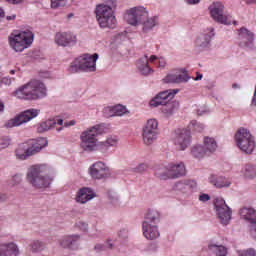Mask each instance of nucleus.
<instances>
[{"mask_svg":"<svg viewBox=\"0 0 256 256\" xmlns=\"http://www.w3.org/2000/svg\"><path fill=\"white\" fill-rule=\"evenodd\" d=\"M155 61H159V58L156 55H145L140 58L136 63L138 73H140V75H143L144 77H149V75H153L155 73V70H153V68L149 66V64L155 63Z\"/></svg>","mask_w":256,"mask_h":256,"instance_id":"obj_15","label":"nucleus"},{"mask_svg":"<svg viewBox=\"0 0 256 256\" xmlns=\"http://www.w3.org/2000/svg\"><path fill=\"white\" fill-rule=\"evenodd\" d=\"M214 207L216 215L222 225H229L231 222V208L223 198H215Z\"/></svg>","mask_w":256,"mask_h":256,"instance_id":"obj_13","label":"nucleus"},{"mask_svg":"<svg viewBox=\"0 0 256 256\" xmlns=\"http://www.w3.org/2000/svg\"><path fill=\"white\" fill-rule=\"evenodd\" d=\"M103 113L105 117H116L115 106H107L104 108Z\"/></svg>","mask_w":256,"mask_h":256,"instance_id":"obj_46","label":"nucleus"},{"mask_svg":"<svg viewBox=\"0 0 256 256\" xmlns=\"http://www.w3.org/2000/svg\"><path fill=\"white\" fill-rule=\"evenodd\" d=\"M95 197H97L95 190H93L91 187H82L76 192L75 201L80 205H85V203L93 201Z\"/></svg>","mask_w":256,"mask_h":256,"instance_id":"obj_22","label":"nucleus"},{"mask_svg":"<svg viewBox=\"0 0 256 256\" xmlns=\"http://www.w3.org/2000/svg\"><path fill=\"white\" fill-rule=\"evenodd\" d=\"M246 5H253L256 3V0H245Z\"/></svg>","mask_w":256,"mask_h":256,"instance_id":"obj_60","label":"nucleus"},{"mask_svg":"<svg viewBox=\"0 0 256 256\" xmlns=\"http://www.w3.org/2000/svg\"><path fill=\"white\" fill-rule=\"evenodd\" d=\"M143 131H150L151 133H159V122L155 118L147 120Z\"/></svg>","mask_w":256,"mask_h":256,"instance_id":"obj_36","label":"nucleus"},{"mask_svg":"<svg viewBox=\"0 0 256 256\" xmlns=\"http://www.w3.org/2000/svg\"><path fill=\"white\" fill-rule=\"evenodd\" d=\"M186 173L185 164L183 162L171 163L167 166H160L155 169L156 177L159 179H179Z\"/></svg>","mask_w":256,"mask_h":256,"instance_id":"obj_8","label":"nucleus"},{"mask_svg":"<svg viewBox=\"0 0 256 256\" xmlns=\"http://www.w3.org/2000/svg\"><path fill=\"white\" fill-rule=\"evenodd\" d=\"M32 253H41V251H44L45 244L39 240H34L29 245Z\"/></svg>","mask_w":256,"mask_h":256,"instance_id":"obj_39","label":"nucleus"},{"mask_svg":"<svg viewBox=\"0 0 256 256\" xmlns=\"http://www.w3.org/2000/svg\"><path fill=\"white\" fill-rule=\"evenodd\" d=\"M115 9H117V0H103L102 3L96 5L94 13L100 29H115L117 27Z\"/></svg>","mask_w":256,"mask_h":256,"instance_id":"obj_2","label":"nucleus"},{"mask_svg":"<svg viewBox=\"0 0 256 256\" xmlns=\"http://www.w3.org/2000/svg\"><path fill=\"white\" fill-rule=\"evenodd\" d=\"M41 113V110L31 108L24 112H22L20 115L16 116L13 119H10L6 124L5 127L8 129H11L13 127H19V125H23V123H29L32 119H35Z\"/></svg>","mask_w":256,"mask_h":256,"instance_id":"obj_12","label":"nucleus"},{"mask_svg":"<svg viewBox=\"0 0 256 256\" xmlns=\"http://www.w3.org/2000/svg\"><path fill=\"white\" fill-rule=\"evenodd\" d=\"M163 83H172V84H179V83H187L189 81V74L183 68H177L171 70L164 78Z\"/></svg>","mask_w":256,"mask_h":256,"instance_id":"obj_17","label":"nucleus"},{"mask_svg":"<svg viewBox=\"0 0 256 256\" xmlns=\"http://www.w3.org/2000/svg\"><path fill=\"white\" fill-rule=\"evenodd\" d=\"M19 183H21V175L16 174L14 175L9 181H8V185L10 187H16V185H19Z\"/></svg>","mask_w":256,"mask_h":256,"instance_id":"obj_45","label":"nucleus"},{"mask_svg":"<svg viewBox=\"0 0 256 256\" xmlns=\"http://www.w3.org/2000/svg\"><path fill=\"white\" fill-rule=\"evenodd\" d=\"M8 3L12 5H19V3H23V0H6Z\"/></svg>","mask_w":256,"mask_h":256,"instance_id":"obj_58","label":"nucleus"},{"mask_svg":"<svg viewBox=\"0 0 256 256\" xmlns=\"http://www.w3.org/2000/svg\"><path fill=\"white\" fill-rule=\"evenodd\" d=\"M239 88H240L239 84H233L232 85V89H239Z\"/></svg>","mask_w":256,"mask_h":256,"instance_id":"obj_64","label":"nucleus"},{"mask_svg":"<svg viewBox=\"0 0 256 256\" xmlns=\"http://www.w3.org/2000/svg\"><path fill=\"white\" fill-rule=\"evenodd\" d=\"M76 227H78V229H81V231L89 230V224H87L86 222H83V221H78L76 223Z\"/></svg>","mask_w":256,"mask_h":256,"instance_id":"obj_49","label":"nucleus"},{"mask_svg":"<svg viewBox=\"0 0 256 256\" xmlns=\"http://www.w3.org/2000/svg\"><path fill=\"white\" fill-rule=\"evenodd\" d=\"M142 137L145 145H153L157 141L159 133L143 130Z\"/></svg>","mask_w":256,"mask_h":256,"instance_id":"obj_33","label":"nucleus"},{"mask_svg":"<svg viewBox=\"0 0 256 256\" xmlns=\"http://www.w3.org/2000/svg\"><path fill=\"white\" fill-rule=\"evenodd\" d=\"M56 125H63V119L59 116L54 118H49L48 120L41 122L37 126L38 133H47V131H51V129H55Z\"/></svg>","mask_w":256,"mask_h":256,"instance_id":"obj_25","label":"nucleus"},{"mask_svg":"<svg viewBox=\"0 0 256 256\" xmlns=\"http://www.w3.org/2000/svg\"><path fill=\"white\" fill-rule=\"evenodd\" d=\"M179 93V89H169L160 92L154 99L150 101V107H159L162 105L161 111L165 117H171L179 109V102H167V99H173Z\"/></svg>","mask_w":256,"mask_h":256,"instance_id":"obj_4","label":"nucleus"},{"mask_svg":"<svg viewBox=\"0 0 256 256\" xmlns=\"http://www.w3.org/2000/svg\"><path fill=\"white\" fill-rule=\"evenodd\" d=\"M13 96L24 101H37L47 97V87L39 80H31L15 90Z\"/></svg>","mask_w":256,"mask_h":256,"instance_id":"obj_3","label":"nucleus"},{"mask_svg":"<svg viewBox=\"0 0 256 256\" xmlns=\"http://www.w3.org/2000/svg\"><path fill=\"white\" fill-rule=\"evenodd\" d=\"M173 141L178 151H185L191 145V131L187 128L176 130Z\"/></svg>","mask_w":256,"mask_h":256,"instance_id":"obj_14","label":"nucleus"},{"mask_svg":"<svg viewBox=\"0 0 256 256\" xmlns=\"http://www.w3.org/2000/svg\"><path fill=\"white\" fill-rule=\"evenodd\" d=\"M196 113L201 117L203 115H207V113H209V110H207V108L205 107H200Z\"/></svg>","mask_w":256,"mask_h":256,"instance_id":"obj_53","label":"nucleus"},{"mask_svg":"<svg viewBox=\"0 0 256 256\" xmlns=\"http://www.w3.org/2000/svg\"><path fill=\"white\" fill-rule=\"evenodd\" d=\"M238 41L240 47L247 49L255 42V33L245 27H242L238 30Z\"/></svg>","mask_w":256,"mask_h":256,"instance_id":"obj_21","label":"nucleus"},{"mask_svg":"<svg viewBox=\"0 0 256 256\" xmlns=\"http://www.w3.org/2000/svg\"><path fill=\"white\" fill-rule=\"evenodd\" d=\"M161 219V214L155 209H149L145 215V220L143 223H151L152 225H157Z\"/></svg>","mask_w":256,"mask_h":256,"instance_id":"obj_31","label":"nucleus"},{"mask_svg":"<svg viewBox=\"0 0 256 256\" xmlns=\"http://www.w3.org/2000/svg\"><path fill=\"white\" fill-rule=\"evenodd\" d=\"M143 33H149V31H153L157 25H159V17L158 16H149L141 22Z\"/></svg>","mask_w":256,"mask_h":256,"instance_id":"obj_27","label":"nucleus"},{"mask_svg":"<svg viewBox=\"0 0 256 256\" xmlns=\"http://www.w3.org/2000/svg\"><path fill=\"white\" fill-rule=\"evenodd\" d=\"M15 155L17 159H19L20 161H25L30 157L29 152L27 151V146L25 145L18 146V148L15 151Z\"/></svg>","mask_w":256,"mask_h":256,"instance_id":"obj_37","label":"nucleus"},{"mask_svg":"<svg viewBox=\"0 0 256 256\" xmlns=\"http://www.w3.org/2000/svg\"><path fill=\"white\" fill-rule=\"evenodd\" d=\"M114 112L116 113V117H123L127 113V108L123 105H116L114 106Z\"/></svg>","mask_w":256,"mask_h":256,"instance_id":"obj_44","label":"nucleus"},{"mask_svg":"<svg viewBox=\"0 0 256 256\" xmlns=\"http://www.w3.org/2000/svg\"><path fill=\"white\" fill-rule=\"evenodd\" d=\"M54 43L58 47H73L77 45V35L73 32H57L54 36Z\"/></svg>","mask_w":256,"mask_h":256,"instance_id":"obj_18","label":"nucleus"},{"mask_svg":"<svg viewBox=\"0 0 256 256\" xmlns=\"http://www.w3.org/2000/svg\"><path fill=\"white\" fill-rule=\"evenodd\" d=\"M53 174L47 164H34L28 167L26 181L35 189H47L53 183Z\"/></svg>","mask_w":256,"mask_h":256,"instance_id":"obj_1","label":"nucleus"},{"mask_svg":"<svg viewBox=\"0 0 256 256\" xmlns=\"http://www.w3.org/2000/svg\"><path fill=\"white\" fill-rule=\"evenodd\" d=\"M1 17H5V11H3V9L0 8V19Z\"/></svg>","mask_w":256,"mask_h":256,"instance_id":"obj_63","label":"nucleus"},{"mask_svg":"<svg viewBox=\"0 0 256 256\" xmlns=\"http://www.w3.org/2000/svg\"><path fill=\"white\" fill-rule=\"evenodd\" d=\"M119 144V137L109 136L106 140L101 141L98 146V151H107L110 147H117Z\"/></svg>","mask_w":256,"mask_h":256,"instance_id":"obj_30","label":"nucleus"},{"mask_svg":"<svg viewBox=\"0 0 256 256\" xmlns=\"http://www.w3.org/2000/svg\"><path fill=\"white\" fill-rule=\"evenodd\" d=\"M203 79V74H198L196 77V81H201Z\"/></svg>","mask_w":256,"mask_h":256,"instance_id":"obj_62","label":"nucleus"},{"mask_svg":"<svg viewBox=\"0 0 256 256\" xmlns=\"http://www.w3.org/2000/svg\"><path fill=\"white\" fill-rule=\"evenodd\" d=\"M242 173L246 179H255L256 168L254 165L248 164L242 169Z\"/></svg>","mask_w":256,"mask_h":256,"instance_id":"obj_38","label":"nucleus"},{"mask_svg":"<svg viewBox=\"0 0 256 256\" xmlns=\"http://www.w3.org/2000/svg\"><path fill=\"white\" fill-rule=\"evenodd\" d=\"M239 256H256L255 250L248 249L238 252Z\"/></svg>","mask_w":256,"mask_h":256,"instance_id":"obj_48","label":"nucleus"},{"mask_svg":"<svg viewBox=\"0 0 256 256\" xmlns=\"http://www.w3.org/2000/svg\"><path fill=\"white\" fill-rule=\"evenodd\" d=\"M149 17V10L143 6H136L126 11L124 19L129 25L137 27L144 19Z\"/></svg>","mask_w":256,"mask_h":256,"instance_id":"obj_10","label":"nucleus"},{"mask_svg":"<svg viewBox=\"0 0 256 256\" xmlns=\"http://www.w3.org/2000/svg\"><path fill=\"white\" fill-rule=\"evenodd\" d=\"M89 175L92 177V179H107V177L111 175V171L107 164L98 161L90 166Z\"/></svg>","mask_w":256,"mask_h":256,"instance_id":"obj_19","label":"nucleus"},{"mask_svg":"<svg viewBox=\"0 0 256 256\" xmlns=\"http://www.w3.org/2000/svg\"><path fill=\"white\" fill-rule=\"evenodd\" d=\"M199 201L202 203H207V201H211V196H209V194L201 193L199 195Z\"/></svg>","mask_w":256,"mask_h":256,"instance_id":"obj_50","label":"nucleus"},{"mask_svg":"<svg viewBox=\"0 0 256 256\" xmlns=\"http://www.w3.org/2000/svg\"><path fill=\"white\" fill-rule=\"evenodd\" d=\"M103 134V125L96 124L84 130L80 135V147L83 151H99L100 141L97 139Z\"/></svg>","mask_w":256,"mask_h":256,"instance_id":"obj_5","label":"nucleus"},{"mask_svg":"<svg viewBox=\"0 0 256 256\" xmlns=\"http://www.w3.org/2000/svg\"><path fill=\"white\" fill-rule=\"evenodd\" d=\"M105 250V246L103 244H96L94 246V251H96V253H101V251Z\"/></svg>","mask_w":256,"mask_h":256,"instance_id":"obj_54","label":"nucleus"},{"mask_svg":"<svg viewBox=\"0 0 256 256\" xmlns=\"http://www.w3.org/2000/svg\"><path fill=\"white\" fill-rule=\"evenodd\" d=\"M65 128H69V127H75V125H77V121L75 120H70V121H64L63 120V124Z\"/></svg>","mask_w":256,"mask_h":256,"instance_id":"obj_52","label":"nucleus"},{"mask_svg":"<svg viewBox=\"0 0 256 256\" xmlns=\"http://www.w3.org/2000/svg\"><path fill=\"white\" fill-rule=\"evenodd\" d=\"M203 147L206 153H215L217 151V141L215 138L205 137Z\"/></svg>","mask_w":256,"mask_h":256,"instance_id":"obj_34","label":"nucleus"},{"mask_svg":"<svg viewBox=\"0 0 256 256\" xmlns=\"http://www.w3.org/2000/svg\"><path fill=\"white\" fill-rule=\"evenodd\" d=\"M176 189L178 191H189L191 189V185H189V181H180L176 183Z\"/></svg>","mask_w":256,"mask_h":256,"instance_id":"obj_43","label":"nucleus"},{"mask_svg":"<svg viewBox=\"0 0 256 256\" xmlns=\"http://www.w3.org/2000/svg\"><path fill=\"white\" fill-rule=\"evenodd\" d=\"M13 81H15V78L5 77L2 79V83H4V85H11Z\"/></svg>","mask_w":256,"mask_h":256,"instance_id":"obj_55","label":"nucleus"},{"mask_svg":"<svg viewBox=\"0 0 256 256\" xmlns=\"http://www.w3.org/2000/svg\"><path fill=\"white\" fill-rule=\"evenodd\" d=\"M235 141L237 147L243 153H247L251 155L253 151H255V138L251 135V132L245 128H240L235 134Z\"/></svg>","mask_w":256,"mask_h":256,"instance_id":"obj_9","label":"nucleus"},{"mask_svg":"<svg viewBox=\"0 0 256 256\" xmlns=\"http://www.w3.org/2000/svg\"><path fill=\"white\" fill-rule=\"evenodd\" d=\"M147 169H149V165H147L146 163H141L135 168V172L136 173H145V171H147Z\"/></svg>","mask_w":256,"mask_h":256,"instance_id":"obj_47","label":"nucleus"},{"mask_svg":"<svg viewBox=\"0 0 256 256\" xmlns=\"http://www.w3.org/2000/svg\"><path fill=\"white\" fill-rule=\"evenodd\" d=\"M67 5V0H50L51 9H60V7H65Z\"/></svg>","mask_w":256,"mask_h":256,"instance_id":"obj_42","label":"nucleus"},{"mask_svg":"<svg viewBox=\"0 0 256 256\" xmlns=\"http://www.w3.org/2000/svg\"><path fill=\"white\" fill-rule=\"evenodd\" d=\"M79 241H81V236L78 234H72L63 236L58 240V243L62 249L77 251V249H79Z\"/></svg>","mask_w":256,"mask_h":256,"instance_id":"obj_20","label":"nucleus"},{"mask_svg":"<svg viewBox=\"0 0 256 256\" xmlns=\"http://www.w3.org/2000/svg\"><path fill=\"white\" fill-rule=\"evenodd\" d=\"M49 145V141L47 138H38L36 140H31L26 147L28 151L29 157H33V155H37V153H41L45 147Z\"/></svg>","mask_w":256,"mask_h":256,"instance_id":"obj_23","label":"nucleus"},{"mask_svg":"<svg viewBox=\"0 0 256 256\" xmlns=\"http://www.w3.org/2000/svg\"><path fill=\"white\" fill-rule=\"evenodd\" d=\"M142 233L148 241H155V239H159L160 233H159V227H157V224H151L148 222L142 223Z\"/></svg>","mask_w":256,"mask_h":256,"instance_id":"obj_24","label":"nucleus"},{"mask_svg":"<svg viewBox=\"0 0 256 256\" xmlns=\"http://www.w3.org/2000/svg\"><path fill=\"white\" fill-rule=\"evenodd\" d=\"M208 251H210V253H214L216 256H227V248L223 245L210 243L208 245Z\"/></svg>","mask_w":256,"mask_h":256,"instance_id":"obj_32","label":"nucleus"},{"mask_svg":"<svg viewBox=\"0 0 256 256\" xmlns=\"http://www.w3.org/2000/svg\"><path fill=\"white\" fill-rule=\"evenodd\" d=\"M240 218L250 224V235L256 239V210L251 207H243L239 210Z\"/></svg>","mask_w":256,"mask_h":256,"instance_id":"obj_16","label":"nucleus"},{"mask_svg":"<svg viewBox=\"0 0 256 256\" xmlns=\"http://www.w3.org/2000/svg\"><path fill=\"white\" fill-rule=\"evenodd\" d=\"M34 35L31 30H25L22 32H14L10 34L8 41L11 49L16 53H22L25 49H29L33 44Z\"/></svg>","mask_w":256,"mask_h":256,"instance_id":"obj_7","label":"nucleus"},{"mask_svg":"<svg viewBox=\"0 0 256 256\" xmlns=\"http://www.w3.org/2000/svg\"><path fill=\"white\" fill-rule=\"evenodd\" d=\"M5 109V104H3V102L0 101V113H3Z\"/></svg>","mask_w":256,"mask_h":256,"instance_id":"obj_61","label":"nucleus"},{"mask_svg":"<svg viewBox=\"0 0 256 256\" xmlns=\"http://www.w3.org/2000/svg\"><path fill=\"white\" fill-rule=\"evenodd\" d=\"M212 19L222 25H231L235 23L231 15H225V6L221 2H214L209 7Z\"/></svg>","mask_w":256,"mask_h":256,"instance_id":"obj_11","label":"nucleus"},{"mask_svg":"<svg viewBox=\"0 0 256 256\" xmlns=\"http://www.w3.org/2000/svg\"><path fill=\"white\" fill-rule=\"evenodd\" d=\"M197 49L200 51H207L211 47V35L210 34H201L197 37L195 41Z\"/></svg>","mask_w":256,"mask_h":256,"instance_id":"obj_29","label":"nucleus"},{"mask_svg":"<svg viewBox=\"0 0 256 256\" xmlns=\"http://www.w3.org/2000/svg\"><path fill=\"white\" fill-rule=\"evenodd\" d=\"M209 183L217 189H222V187H229L231 185V181L223 176H217L215 174H211L208 178Z\"/></svg>","mask_w":256,"mask_h":256,"instance_id":"obj_28","label":"nucleus"},{"mask_svg":"<svg viewBox=\"0 0 256 256\" xmlns=\"http://www.w3.org/2000/svg\"><path fill=\"white\" fill-rule=\"evenodd\" d=\"M157 67H159V69H165V67H167V60H165V58H158Z\"/></svg>","mask_w":256,"mask_h":256,"instance_id":"obj_51","label":"nucleus"},{"mask_svg":"<svg viewBox=\"0 0 256 256\" xmlns=\"http://www.w3.org/2000/svg\"><path fill=\"white\" fill-rule=\"evenodd\" d=\"M188 131H194L195 133H201L205 129V125L192 120L188 125Z\"/></svg>","mask_w":256,"mask_h":256,"instance_id":"obj_40","label":"nucleus"},{"mask_svg":"<svg viewBox=\"0 0 256 256\" xmlns=\"http://www.w3.org/2000/svg\"><path fill=\"white\" fill-rule=\"evenodd\" d=\"M0 256H19V246L15 242L0 244Z\"/></svg>","mask_w":256,"mask_h":256,"instance_id":"obj_26","label":"nucleus"},{"mask_svg":"<svg viewBox=\"0 0 256 256\" xmlns=\"http://www.w3.org/2000/svg\"><path fill=\"white\" fill-rule=\"evenodd\" d=\"M12 143L11 137L2 136L0 137V150L7 149Z\"/></svg>","mask_w":256,"mask_h":256,"instance_id":"obj_41","label":"nucleus"},{"mask_svg":"<svg viewBox=\"0 0 256 256\" xmlns=\"http://www.w3.org/2000/svg\"><path fill=\"white\" fill-rule=\"evenodd\" d=\"M97 59H99V54H89L85 53L77 58L71 63L70 69L72 73H77V71H84V73H95L97 71Z\"/></svg>","mask_w":256,"mask_h":256,"instance_id":"obj_6","label":"nucleus"},{"mask_svg":"<svg viewBox=\"0 0 256 256\" xmlns=\"http://www.w3.org/2000/svg\"><path fill=\"white\" fill-rule=\"evenodd\" d=\"M17 19V14L12 13V14H8L6 16V21H15Z\"/></svg>","mask_w":256,"mask_h":256,"instance_id":"obj_57","label":"nucleus"},{"mask_svg":"<svg viewBox=\"0 0 256 256\" xmlns=\"http://www.w3.org/2000/svg\"><path fill=\"white\" fill-rule=\"evenodd\" d=\"M201 0H186L189 5H197V3H200Z\"/></svg>","mask_w":256,"mask_h":256,"instance_id":"obj_59","label":"nucleus"},{"mask_svg":"<svg viewBox=\"0 0 256 256\" xmlns=\"http://www.w3.org/2000/svg\"><path fill=\"white\" fill-rule=\"evenodd\" d=\"M9 199V196L0 192V203H5Z\"/></svg>","mask_w":256,"mask_h":256,"instance_id":"obj_56","label":"nucleus"},{"mask_svg":"<svg viewBox=\"0 0 256 256\" xmlns=\"http://www.w3.org/2000/svg\"><path fill=\"white\" fill-rule=\"evenodd\" d=\"M191 155L194 159H203L207 155V150H205L203 145H195L191 148Z\"/></svg>","mask_w":256,"mask_h":256,"instance_id":"obj_35","label":"nucleus"}]
</instances>
